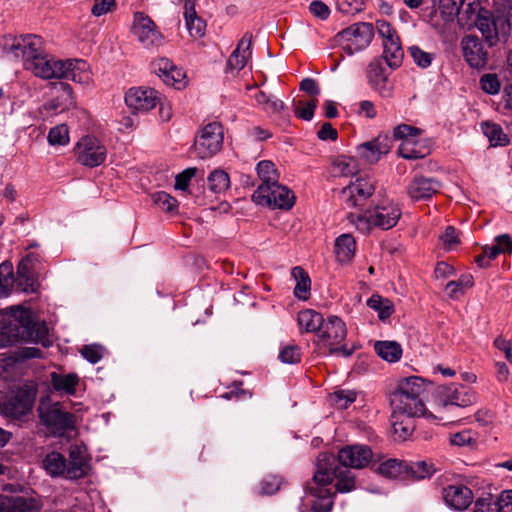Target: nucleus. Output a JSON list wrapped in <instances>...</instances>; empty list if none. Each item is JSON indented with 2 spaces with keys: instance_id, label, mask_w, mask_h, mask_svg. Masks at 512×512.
<instances>
[{
  "instance_id": "obj_1",
  "label": "nucleus",
  "mask_w": 512,
  "mask_h": 512,
  "mask_svg": "<svg viewBox=\"0 0 512 512\" xmlns=\"http://www.w3.org/2000/svg\"><path fill=\"white\" fill-rule=\"evenodd\" d=\"M372 458L371 448L362 444L346 445L338 451L337 456L327 452L320 453L317 457L314 480L317 483L331 484L333 479H336L337 492H351L356 488V478L349 468H365Z\"/></svg>"
},
{
  "instance_id": "obj_2",
  "label": "nucleus",
  "mask_w": 512,
  "mask_h": 512,
  "mask_svg": "<svg viewBox=\"0 0 512 512\" xmlns=\"http://www.w3.org/2000/svg\"><path fill=\"white\" fill-rule=\"evenodd\" d=\"M48 330L35 322L29 309L16 307L0 314V348L18 342H40L46 345Z\"/></svg>"
},
{
  "instance_id": "obj_3",
  "label": "nucleus",
  "mask_w": 512,
  "mask_h": 512,
  "mask_svg": "<svg viewBox=\"0 0 512 512\" xmlns=\"http://www.w3.org/2000/svg\"><path fill=\"white\" fill-rule=\"evenodd\" d=\"M10 51L16 57L21 55L25 68L31 70L37 77L60 79V76L63 75L64 61L46 54L41 49L40 38L35 35H27L16 39L10 46Z\"/></svg>"
},
{
  "instance_id": "obj_4",
  "label": "nucleus",
  "mask_w": 512,
  "mask_h": 512,
  "mask_svg": "<svg viewBox=\"0 0 512 512\" xmlns=\"http://www.w3.org/2000/svg\"><path fill=\"white\" fill-rule=\"evenodd\" d=\"M422 378L411 376L401 379L395 391L391 393L390 402L396 416L434 417L428 413L422 399L425 392Z\"/></svg>"
},
{
  "instance_id": "obj_5",
  "label": "nucleus",
  "mask_w": 512,
  "mask_h": 512,
  "mask_svg": "<svg viewBox=\"0 0 512 512\" xmlns=\"http://www.w3.org/2000/svg\"><path fill=\"white\" fill-rule=\"evenodd\" d=\"M402 216L401 208L398 204L386 201L377 204L372 209H368L360 214H349V221L355 225L356 229L369 234L373 228L380 230H389L396 226Z\"/></svg>"
},
{
  "instance_id": "obj_6",
  "label": "nucleus",
  "mask_w": 512,
  "mask_h": 512,
  "mask_svg": "<svg viewBox=\"0 0 512 512\" xmlns=\"http://www.w3.org/2000/svg\"><path fill=\"white\" fill-rule=\"evenodd\" d=\"M346 336L345 322L337 316H328L316 335L318 352L323 355L350 357L353 351L345 344Z\"/></svg>"
},
{
  "instance_id": "obj_7",
  "label": "nucleus",
  "mask_w": 512,
  "mask_h": 512,
  "mask_svg": "<svg viewBox=\"0 0 512 512\" xmlns=\"http://www.w3.org/2000/svg\"><path fill=\"white\" fill-rule=\"evenodd\" d=\"M477 400L476 393L468 386L447 385L439 386L435 394L437 412L441 413L443 409H454L458 407H467L474 404ZM436 419L446 420L442 414L435 416Z\"/></svg>"
},
{
  "instance_id": "obj_8",
  "label": "nucleus",
  "mask_w": 512,
  "mask_h": 512,
  "mask_svg": "<svg viewBox=\"0 0 512 512\" xmlns=\"http://www.w3.org/2000/svg\"><path fill=\"white\" fill-rule=\"evenodd\" d=\"M374 37L371 23L358 22L343 29L335 36V42L349 56L366 49Z\"/></svg>"
},
{
  "instance_id": "obj_9",
  "label": "nucleus",
  "mask_w": 512,
  "mask_h": 512,
  "mask_svg": "<svg viewBox=\"0 0 512 512\" xmlns=\"http://www.w3.org/2000/svg\"><path fill=\"white\" fill-rule=\"evenodd\" d=\"M38 413L41 422L53 435L62 436L74 428V415L64 411L59 402L41 401Z\"/></svg>"
},
{
  "instance_id": "obj_10",
  "label": "nucleus",
  "mask_w": 512,
  "mask_h": 512,
  "mask_svg": "<svg viewBox=\"0 0 512 512\" xmlns=\"http://www.w3.org/2000/svg\"><path fill=\"white\" fill-rule=\"evenodd\" d=\"M223 139L222 125L219 122H210L199 131L191 150L200 159L211 158L222 149Z\"/></svg>"
},
{
  "instance_id": "obj_11",
  "label": "nucleus",
  "mask_w": 512,
  "mask_h": 512,
  "mask_svg": "<svg viewBox=\"0 0 512 512\" xmlns=\"http://www.w3.org/2000/svg\"><path fill=\"white\" fill-rule=\"evenodd\" d=\"M252 200L258 205L288 210L294 205L295 196L289 188L276 182L273 185H259L252 194Z\"/></svg>"
},
{
  "instance_id": "obj_12",
  "label": "nucleus",
  "mask_w": 512,
  "mask_h": 512,
  "mask_svg": "<svg viewBox=\"0 0 512 512\" xmlns=\"http://www.w3.org/2000/svg\"><path fill=\"white\" fill-rule=\"evenodd\" d=\"M35 397L34 388L20 387L0 402V414L13 419L20 418L31 411Z\"/></svg>"
},
{
  "instance_id": "obj_13",
  "label": "nucleus",
  "mask_w": 512,
  "mask_h": 512,
  "mask_svg": "<svg viewBox=\"0 0 512 512\" xmlns=\"http://www.w3.org/2000/svg\"><path fill=\"white\" fill-rule=\"evenodd\" d=\"M472 25L481 32L489 46L495 45L500 37L508 35V23L504 16H492L487 10L476 15Z\"/></svg>"
},
{
  "instance_id": "obj_14",
  "label": "nucleus",
  "mask_w": 512,
  "mask_h": 512,
  "mask_svg": "<svg viewBox=\"0 0 512 512\" xmlns=\"http://www.w3.org/2000/svg\"><path fill=\"white\" fill-rule=\"evenodd\" d=\"M107 155L106 147L94 136H84L76 144L75 156L84 166L93 168L104 163Z\"/></svg>"
},
{
  "instance_id": "obj_15",
  "label": "nucleus",
  "mask_w": 512,
  "mask_h": 512,
  "mask_svg": "<svg viewBox=\"0 0 512 512\" xmlns=\"http://www.w3.org/2000/svg\"><path fill=\"white\" fill-rule=\"evenodd\" d=\"M131 32L145 48L159 46L163 40L154 21L143 12L134 13Z\"/></svg>"
},
{
  "instance_id": "obj_16",
  "label": "nucleus",
  "mask_w": 512,
  "mask_h": 512,
  "mask_svg": "<svg viewBox=\"0 0 512 512\" xmlns=\"http://www.w3.org/2000/svg\"><path fill=\"white\" fill-rule=\"evenodd\" d=\"M375 191V181L366 176L358 177L354 182L344 187L341 198L347 207H361Z\"/></svg>"
},
{
  "instance_id": "obj_17",
  "label": "nucleus",
  "mask_w": 512,
  "mask_h": 512,
  "mask_svg": "<svg viewBox=\"0 0 512 512\" xmlns=\"http://www.w3.org/2000/svg\"><path fill=\"white\" fill-rule=\"evenodd\" d=\"M463 57L474 69H484L489 60L488 50L475 35H466L461 40Z\"/></svg>"
},
{
  "instance_id": "obj_18",
  "label": "nucleus",
  "mask_w": 512,
  "mask_h": 512,
  "mask_svg": "<svg viewBox=\"0 0 512 512\" xmlns=\"http://www.w3.org/2000/svg\"><path fill=\"white\" fill-rule=\"evenodd\" d=\"M127 106L135 112H147L160 103L159 93L152 88H131L125 95Z\"/></svg>"
},
{
  "instance_id": "obj_19",
  "label": "nucleus",
  "mask_w": 512,
  "mask_h": 512,
  "mask_svg": "<svg viewBox=\"0 0 512 512\" xmlns=\"http://www.w3.org/2000/svg\"><path fill=\"white\" fill-rule=\"evenodd\" d=\"M442 497L449 507L458 511L466 510L474 498L472 490L459 483L444 487Z\"/></svg>"
},
{
  "instance_id": "obj_20",
  "label": "nucleus",
  "mask_w": 512,
  "mask_h": 512,
  "mask_svg": "<svg viewBox=\"0 0 512 512\" xmlns=\"http://www.w3.org/2000/svg\"><path fill=\"white\" fill-rule=\"evenodd\" d=\"M391 149V140L387 135H379L372 141L360 144L357 147V155L366 163L374 164L379 161L382 155L387 154Z\"/></svg>"
},
{
  "instance_id": "obj_21",
  "label": "nucleus",
  "mask_w": 512,
  "mask_h": 512,
  "mask_svg": "<svg viewBox=\"0 0 512 512\" xmlns=\"http://www.w3.org/2000/svg\"><path fill=\"white\" fill-rule=\"evenodd\" d=\"M366 76L372 89L381 96L387 97L391 94L388 86V74L380 58L373 59L367 67Z\"/></svg>"
},
{
  "instance_id": "obj_22",
  "label": "nucleus",
  "mask_w": 512,
  "mask_h": 512,
  "mask_svg": "<svg viewBox=\"0 0 512 512\" xmlns=\"http://www.w3.org/2000/svg\"><path fill=\"white\" fill-rule=\"evenodd\" d=\"M63 75L60 79H67L81 85H89L92 81V75L89 65L80 59H67L62 68Z\"/></svg>"
},
{
  "instance_id": "obj_23",
  "label": "nucleus",
  "mask_w": 512,
  "mask_h": 512,
  "mask_svg": "<svg viewBox=\"0 0 512 512\" xmlns=\"http://www.w3.org/2000/svg\"><path fill=\"white\" fill-rule=\"evenodd\" d=\"M441 184L434 178L415 176L407 186V193L413 200L427 199L435 195Z\"/></svg>"
},
{
  "instance_id": "obj_24",
  "label": "nucleus",
  "mask_w": 512,
  "mask_h": 512,
  "mask_svg": "<svg viewBox=\"0 0 512 512\" xmlns=\"http://www.w3.org/2000/svg\"><path fill=\"white\" fill-rule=\"evenodd\" d=\"M42 505L33 497L0 495V512H40Z\"/></svg>"
},
{
  "instance_id": "obj_25",
  "label": "nucleus",
  "mask_w": 512,
  "mask_h": 512,
  "mask_svg": "<svg viewBox=\"0 0 512 512\" xmlns=\"http://www.w3.org/2000/svg\"><path fill=\"white\" fill-rule=\"evenodd\" d=\"M329 484L317 483L313 479V485L308 486L309 493L316 499L311 505V512H331L333 507V496L335 492H331V488H327Z\"/></svg>"
},
{
  "instance_id": "obj_26",
  "label": "nucleus",
  "mask_w": 512,
  "mask_h": 512,
  "mask_svg": "<svg viewBox=\"0 0 512 512\" xmlns=\"http://www.w3.org/2000/svg\"><path fill=\"white\" fill-rule=\"evenodd\" d=\"M197 0H185L184 1V19L189 34L195 38H201L205 34L206 23L201 19L196 12Z\"/></svg>"
},
{
  "instance_id": "obj_27",
  "label": "nucleus",
  "mask_w": 512,
  "mask_h": 512,
  "mask_svg": "<svg viewBox=\"0 0 512 512\" xmlns=\"http://www.w3.org/2000/svg\"><path fill=\"white\" fill-rule=\"evenodd\" d=\"M323 316L311 309L300 311L297 315V322L301 332L315 333L317 335L323 321Z\"/></svg>"
},
{
  "instance_id": "obj_28",
  "label": "nucleus",
  "mask_w": 512,
  "mask_h": 512,
  "mask_svg": "<svg viewBox=\"0 0 512 512\" xmlns=\"http://www.w3.org/2000/svg\"><path fill=\"white\" fill-rule=\"evenodd\" d=\"M404 52L402 50L400 39L384 40L383 43V58L385 63L391 68H398L403 60Z\"/></svg>"
},
{
  "instance_id": "obj_29",
  "label": "nucleus",
  "mask_w": 512,
  "mask_h": 512,
  "mask_svg": "<svg viewBox=\"0 0 512 512\" xmlns=\"http://www.w3.org/2000/svg\"><path fill=\"white\" fill-rule=\"evenodd\" d=\"M356 242L351 234H342L335 241V253L341 263L349 262L355 255Z\"/></svg>"
},
{
  "instance_id": "obj_30",
  "label": "nucleus",
  "mask_w": 512,
  "mask_h": 512,
  "mask_svg": "<svg viewBox=\"0 0 512 512\" xmlns=\"http://www.w3.org/2000/svg\"><path fill=\"white\" fill-rule=\"evenodd\" d=\"M415 417L410 416H396L395 413H392V428L394 436L399 441L407 440L415 430Z\"/></svg>"
},
{
  "instance_id": "obj_31",
  "label": "nucleus",
  "mask_w": 512,
  "mask_h": 512,
  "mask_svg": "<svg viewBox=\"0 0 512 512\" xmlns=\"http://www.w3.org/2000/svg\"><path fill=\"white\" fill-rule=\"evenodd\" d=\"M376 472L386 478L396 479L408 472V465L398 459H387L378 465Z\"/></svg>"
},
{
  "instance_id": "obj_32",
  "label": "nucleus",
  "mask_w": 512,
  "mask_h": 512,
  "mask_svg": "<svg viewBox=\"0 0 512 512\" xmlns=\"http://www.w3.org/2000/svg\"><path fill=\"white\" fill-rule=\"evenodd\" d=\"M292 276L296 280L294 295L300 300H307L310 295L311 281L308 273L300 266L292 269Z\"/></svg>"
},
{
  "instance_id": "obj_33",
  "label": "nucleus",
  "mask_w": 512,
  "mask_h": 512,
  "mask_svg": "<svg viewBox=\"0 0 512 512\" xmlns=\"http://www.w3.org/2000/svg\"><path fill=\"white\" fill-rule=\"evenodd\" d=\"M379 357L388 362H397L402 356V348L396 341H378L374 345Z\"/></svg>"
},
{
  "instance_id": "obj_34",
  "label": "nucleus",
  "mask_w": 512,
  "mask_h": 512,
  "mask_svg": "<svg viewBox=\"0 0 512 512\" xmlns=\"http://www.w3.org/2000/svg\"><path fill=\"white\" fill-rule=\"evenodd\" d=\"M43 467L53 477L64 476L66 478V459L59 452H51L43 460Z\"/></svg>"
},
{
  "instance_id": "obj_35",
  "label": "nucleus",
  "mask_w": 512,
  "mask_h": 512,
  "mask_svg": "<svg viewBox=\"0 0 512 512\" xmlns=\"http://www.w3.org/2000/svg\"><path fill=\"white\" fill-rule=\"evenodd\" d=\"M50 380L53 388L57 391H64L67 394H73L78 384L79 378L76 374H58L51 373Z\"/></svg>"
},
{
  "instance_id": "obj_36",
  "label": "nucleus",
  "mask_w": 512,
  "mask_h": 512,
  "mask_svg": "<svg viewBox=\"0 0 512 512\" xmlns=\"http://www.w3.org/2000/svg\"><path fill=\"white\" fill-rule=\"evenodd\" d=\"M367 306L378 313L380 320L384 321L394 313L393 303L379 294H373L367 300Z\"/></svg>"
},
{
  "instance_id": "obj_37",
  "label": "nucleus",
  "mask_w": 512,
  "mask_h": 512,
  "mask_svg": "<svg viewBox=\"0 0 512 512\" xmlns=\"http://www.w3.org/2000/svg\"><path fill=\"white\" fill-rule=\"evenodd\" d=\"M14 286L13 265L5 261L0 264V298L8 296L14 290Z\"/></svg>"
},
{
  "instance_id": "obj_38",
  "label": "nucleus",
  "mask_w": 512,
  "mask_h": 512,
  "mask_svg": "<svg viewBox=\"0 0 512 512\" xmlns=\"http://www.w3.org/2000/svg\"><path fill=\"white\" fill-rule=\"evenodd\" d=\"M482 131L492 146H505L509 143L507 135L500 125L495 123H482Z\"/></svg>"
},
{
  "instance_id": "obj_39",
  "label": "nucleus",
  "mask_w": 512,
  "mask_h": 512,
  "mask_svg": "<svg viewBox=\"0 0 512 512\" xmlns=\"http://www.w3.org/2000/svg\"><path fill=\"white\" fill-rule=\"evenodd\" d=\"M256 170L258 177L262 181L261 185H273L279 181V173L272 161H260L257 164Z\"/></svg>"
},
{
  "instance_id": "obj_40",
  "label": "nucleus",
  "mask_w": 512,
  "mask_h": 512,
  "mask_svg": "<svg viewBox=\"0 0 512 512\" xmlns=\"http://www.w3.org/2000/svg\"><path fill=\"white\" fill-rule=\"evenodd\" d=\"M335 176H350L358 171L357 161L352 157L338 156L332 162Z\"/></svg>"
},
{
  "instance_id": "obj_41",
  "label": "nucleus",
  "mask_w": 512,
  "mask_h": 512,
  "mask_svg": "<svg viewBox=\"0 0 512 512\" xmlns=\"http://www.w3.org/2000/svg\"><path fill=\"white\" fill-rule=\"evenodd\" d=\"M207 181L209 189L216 194L225 192L230 186L229 175L221 169L212 171Z\"/></svg>"
},
{
  "instance_id": "obj_42",
  "label": "nucleus",
  "mask_w": 512,
  "mask_h": 512,
  "mask_svg": "<svg viewBox=\"0 0 512 512\" xmlns=\"http://www.w3.org/2000/svg\"><path fill=\"white\" fill-rule=\"evenodd\" d=\"M473 284V277L471 275H463L457 281L448 282L445 289L451 298L458 299L463 296L465 290L471 288Z\"/></svg>"
},
{
  "instance_id": "obj_43",
  "label": "nucleus",
  "mask_w": 512,
  "mask_h": 512,
  "mask_svg": "<svg viewBox=\"0 0 512 512\" xmlns=\"http://www.w3.org/2000/svg\"><path fill=\"white\" fill-rule=\"evenodd\" d=\"M483 11L478 0H464L461 11L456 14L459 15L460 20L466 19L467 25H472L476 15Z\"/></svg>"
},
{
  "instance_id": "obj_44",
  "label": "nucleus",
  "mask_w": 512,
  "mask_h": 512,
  "mask_svg": "<svg viewBox=\"0 0 512 512\" xmlns=\"http://www.w3.org/2000/svg\"><path fill=\"white\" fill-rule=\"evenodd\" d=\"M88 463L86 458L79 460H69L66 462V478L70 480H77L83 478L87 474Z\"/></svg>"
},
{
  "instance_id": "obj_45",
  "label": "nucleus",
  "mask_w": 512,
  "mask_h": 512,
  "mask_svg": "<svg viewBox=\"0 0 512 512\" xmlns=\"http://www.w3.org/2000/svg\"><path fill=\"white\" fill-rule=\"evenodd\" d=\"M317 105L318 101L316 98H313L306 103H304L303 101L295 102L294 114L296 117L302 120L310 121L314 116V112L317 108Z\"/></svg>"
},
{
  "instance_id": "obj_46",
  "label": "nucleus",
  "mask_w": 512,
  "mask_h": 512,
  "mask_svg": "<svg viewBox=\"0 0 512 512\" xmlns=\"http://www.w3.org/2000/svg\"><path fill=\"white\" fill-rule=\"evenodd\" d=\"M474 512H499L497 498L491 493L478 497L475 501Z\"/></svg>"
},
{
  "instance_id": "obj_47",
  "label": "nucleus",
  "mask_w": 512,
  "mask_h": 512,
  "mask_svg": "<svg viewBox=\"0 0 512 512\" xmlns=\"http://www.w3.org/2000/svg\"><path fill=\"white\" fill-rule=\"evenodd\" d=\"M408 52L414 63L421 68L429 67L435 57L433 53L426 52L416 45L410 46Z\"/></svg>"
},
{
  "instance_id": "obj_48",
  "label": "nucleus",
  "mask_w": 512,
  "mask_h": 512,
  "mask_svg": "<svg viewBox=\"0 0 512 512\" xmlns=\"http://www.w3.org/2000/svg\"><path fill=\"white\" fill-rule=\"evenodd\" d=\"M356 400V393L351 390H338L330 395V401L339 409H346Z\"/></svg>"
},
{
  "instance_id": "obj_49",
  "label": "nucleus",
  "mask_w": 512,
  "mask_h": 512,
  "mask_svg": "<svg viewBox=\"0 0 512 512\" xmlns=\"http://www.w3.org/2000/svg\"><path fill=\"white\" fill-rule=\"evenodd\" d=\"M48 142L51 145H66L69 142V129L67 125L60 124L50 129Z\"/></svg>"
},
{
  "instance_id": "obj_50",
  "label": "nucleus",
  "mask_w": 512,
  "mask_h": 512,
  "mask_svg": "<svg viewBox=\"0 0 512 512\" xmlns=\"http://www.w3.org/2000/svg\"><path fill=\"white\" fill-rule=\"evenodd\" d=\"M152 201L166 212H173L177 207V200L164 191L154 193L152 195Z\"/></svg>"
},
{
  "instance_id": "obj_51",
  "label": "nucleus",
  "mask_w": 512,
  "mask_h": 512,
  "mask_svg": "<svg viewBox=\"0 0 512 512\" xmlns=\"http://www.w3.org/2000/svg\"><path fill=\"white\" fill-rule=\"evenodd\" d=\"M37 287V281L34 274H17L15 279L14 289L20 292H35Z\"/></svg>"
},
{
  "instance_id": "obj_52",
  "label": "nucleus",
  "mask_w": 512,
  "mask_h": 512,
  "mask_svg": "<svg viewBox=\"0 0 512 512\" xmlns=\"http://www.w3.org/2000/svg\"><path fill=\"white\" fill-rule=\"evenodd\" d=\"M104 352L105 348L100 344L85 345L80 350L83 358L92 364L98 363L102 359Z\"/></svg>"
},
{
  "instance_id": "obj_53",
  "label": "nucleus",
  "mask_w": 512,
  "mask_h": 512,
  "mask_svg": "<svg viewBox=\"0 0 512 512\" xmlns=\"http://www.w3.org/2000/svg\"><path fill=\"white\" fill-rule=\"evenodd\" d=\"M481 89L491 95H495L500 91V82L496 74H484L480 78Z\"/></svg>"
},
{
  "instance_id": "obj_54",
  "label": "nucleus",
  "mask_w": 512,
  "mask_h": 512,
  "mask_svg": "<svg viewBox=\"0 0 512 512\" xmlns=\"http://www.w3.org/2000/svg\"><path fill=\"white\" fill-rule=\"evenodd\" d=\"M279 359L283 363L295 364L301 360V351L297 345H288L279 353Z\"/></svg>"
},
{
  "instance_id": "obj_55",
  "label": "nucleus",
  "mask_w": 512,
  "mask_h": 512,
  "mask_svg": "<svg viewBox=\"0 0 512 512\" xmlns=\"http://www.w3.org/2000/svg\"><path fill=\"white\" fill-rule=\"evenodd\" d=\"M250 57L251 53H242L239 49H235L230 55L227 65L230 69L239 71L245 67Z\"/></svg>"
},
{
  "instance_id": "obj_56",
  "label": "nucleus",
  "mask_w": 512,
  "mask_h": 512,
  "mask_svg": "<svg viewBox=\"0 0 512 512\" xmlns=\"http://www.w3.org/2000/svg\"><path fill=\"white\" fill-rule=\"evenodd\" d=\"M419 134V129L410 125L401 124L398 125L393 132V135L397 139H403V142H413V139Z\"/></svg>"
},
{
  "instance_id": "obj_57",
  "label": "nucleus",
  "mask_w": 512,
  "mask_h": 512,
  "mask_svg": "<svg viewBox=\"0 0 512 512\" xmlns=\"http://www.w3.org/2000/svg\"><path fill=\"white\" fill-rule=\"evenodd\" d=\"M282 480L277 475H267L261 481V494L272 495L275 494L280 486Z\"/></svg>"
},
{
  "instance_id": "obj_58",
  "label": "nucleus",
  "mask_w": 512,
  "mask_h": 512,
  "mask_svg": "<svg viewBox=\"0 0 512 512\" xmlns=\"http://www.w3.org/2000/svg\"><path fill=\"white\" fill-rule=\"evenodd\" d=\"M185 78L186 75L182 71V69L174 65L169 75L164 78V83H166L167 85L174 86L177 89H181L186 85Z\"/></svg>"
},
{
  "instance_id": "obj_59",
  "label": "nucleus",
  "mask_w": 512,
  "mask_h": 512,
  "mask_svg": "<svg viewBox=\"0 0 512 512\" xmlns=\"http://www.w3.org/2000/svg\"><path fill=\"white\" fill-rule=\"evenodd\" d=\"M153 71L164 81V78L167 77L174 67V64L168 58H159L152 62L151 64Z\"/></svg>"
},
{
  "instance_id": "obj_60",
  "label": "nucleus",
  "mask_w": 512,
  "mask_h": 512,
  "mask_svg": "<svg viewBox=\"0 0 512 512\" xmlns=\"http://www.w3.org/2000/svg\"><path fill=\"white\" fill-rule=\"evenodd\" d=\"M410 470L412 475L418 479L429 477L435 472L433 466L425 461H418L413 463Z\"/></svg>"
},
{
  "instance_id": "obj_61",
  "label": "nucleus",
  "mask_w": 512,
  "mask_h": 512,
  "mask_svg": "<svg viewBox=\"0 0 512 512\" xmlns=\"http://www.w3.org/2000/svg\"><path fill=\"white\" fill-rule=\"evenodd\" d=\"M197 168L190 167L179 173L175 178V188L186 190L191 178L196 175Z\"/></svg>"
},
{
  "instance_id": "obj_62",
  "label": "nucleus",
  "mask_w": 512,
  "mask_h": 512,
  "mask_svg": "<svg viewBox=\"0 0 512 512\" xmlns=\"http://www.w3.org/2000/svg\"><path fill=\"white\" fill-rule=\"evenodd\" d=\"M450 443L454 446H470L475 443L470 431H461L450 435Z\"/></svg>"
},
{
  "instance_id": "obj_63",
  "label": "nucleus",
  "mask_w": 512,
  "mask_h": 512,
  "mask_svg": "<svg viewBox=\"0 0 512 512\" xmlns=\"http://www.w3.org/2000/svg\"><path fill=\"white\" fill-rule=\"evenodd\" d=\"M376 29L378 34L384 40H394V38H399L396 30L391 26L389 22L386 20H377L376 21Z\"/></svg>"
},
{
  "instance_id": "obj_64",
  "label": "nucleus",
  "mask_w": 512,
  "mask_h": 512,
  "mask_svg": "<svg viewBox=\"0 0 512 512\" xmlns=\"http://www.w3.org/2000/svg\"><path fill=\"white\" fill-rule=\"evenodd\" d=\"M496 498L499 512H512V490L503 491Z\"/></svg>"
}]
</instances>
